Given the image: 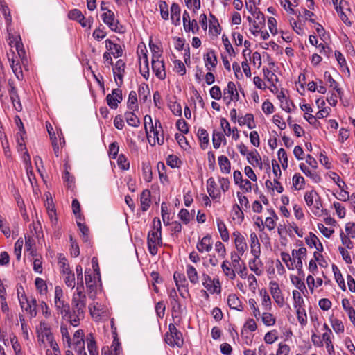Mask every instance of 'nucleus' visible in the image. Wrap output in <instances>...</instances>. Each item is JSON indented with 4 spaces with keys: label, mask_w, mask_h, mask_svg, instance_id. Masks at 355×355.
Listing matches in <instances>:
<instances>
[{
    "label": "nucleus",
    "mask_w": 355,
    "mask_h": 355,
    "mask_svg": "<svg viewBox=\"0 0 355 355\" xmlns=\"http://www.w3.org/2000/svg\"><path fill=\"white\" fill-rule=\"evenodd\" d=\"M247 159L248 162L253 166H254L256 164L260 168L262 167L261 159L257 150H254L250 152L247 155Z\"/></svg>",
    "instance_id": "23"
},
{
    "label": "nucleus",
    "mask_w": 355,
    "mask_h": 355,
    "mask_svg": "<svg viewBox=\"0 0 355 355\" xmlns=\"http://www.w3.org/2000/svg\"><path fill=\"white\" fill-rule=\"evenodd\" d=\"M178 216L181 220L185 224H187L190 221L191 216L188 210L186 209H182L180 211Z\"/></svg>",
    "instance_id": "62"
},
{
    "label": "nucleus",
    "mask_w": 355,
    "mask_h": 355,
    "mask_svg": "<svg viewBox=\"0 0 355 355\" xmlns=\"http://www.w3.org/2000/svg\"><path fill=\"white\" fill-rule=\"evenodd\" d=\"M8 85L9 95L13 104V107L17 111L19 112L22 110V106L20 102L19 96L17 94V89L14 86L13 82L11 80H8Z\"/></svg>",
    "instance_id": "11"
},
{
    "label": "nucleus",
    "mask_w": 355,
    "mask_h": 355,
    "mask_svg": "<svg viewBox=\"0 0 355 355\" xmlns=\"http://www.w3.org/2000/svg\"><path fill=\"white\" fill-rule=\"evenodd\" d=\"M87 297L83 291H76L71 300V315L70 316V324L77 327L79 322L84 318L86 308Z\"/></svg>",
    "instance_id": "1"
},
{
    "label": "nucleus",
    "mask_w": 355,
    "mask_h": 355,
    "mask_svg": "<svg viewBox=\"0 0 355 355\" xmlns=\"http://www.w3.org/2000/svg\"><path fill=\"white\" fill-rule=\"evenodd\" d=\"M333 205L336 209V212L338 216L340 218H343L346 214V210H345V207L343 206L340 203L337 202H334Z\"/></svg>",
    "instance_id": "54"
},
{
    "label": "nucleus",
    "mask_w": 355,
    "mask_h": 355,
    "mask_svg": "<svg viewBox=\"0 0 355 355\" xmlns=\"http://www.w3.org/2000/svg\"><path fill=\"white\" fill-rule=\"evenodd\" d=\"M331 326L335 331L336 333H343L345 330L344 325L340 320L337 318L331 319Z\"/></svg>",
    "instance_id": "45"
},
{
    "label": "nucleus",
    "mask_w": 355,
    "mask_h": 355,
    "mask_svg": "<svg viewBox=\"0 0 355 355\" xmlns=\"http://www.w3.org/2000/svg\"><path fill=\"white\" fill-rule=\"evenodd\" d=\"M221 268L226 277L232 280L235 279L236 273L234 269L231 268V263L227 260L223 261Z\"/></svg>",
    "instance_id": "27"
},
{
    "label": "nucleus",
    "mask_w": 355,
    "mask_h": 355,
    "mask_svg": "<svg viewBox=\"0 0 355 355\" xmlns=\"http://www.w3.org/2000/svg\"><path fill=\"white\" fill-rule=\"evenodd\" d=\"M176 126L183 134L189 132L188 124L184 119H178L176 122Z\"/></svg>",
    "instance_id": "60"
},
{
    "label": "nucleus",
    "mask_w": 355,
    "mask_h": 355,
    "mask_svg": "<svg viewBox=\"0 0 355 355\" xmlns=\"http://www.w3.org/2000/svg\"><path fill=\"white\" fill-rule=\"evenodd\" d=\"M58 266L60 270V272L64 275L65 273H67L70 271L69 265L67 263V260L65 258V257L60 254L58 257Z\"/></svg>",
    "instance_id": "34"
},
{
    "label": "nucleus",
    "mask_w": 355,
    "mask_h": 355,
    "mask_svg": "<svg viewBox=\"0 0 355 355\" xmlns=\"http://www.w3.org/2000/svg\"><path fill=\"white\" fill-rule=\"evenodd\" d=\"M64 281L68 287L73 288L76 286L75 275L72 271L64 274Z\"/></svg>",
    "instance_id": "41"
},
{
    "label": "nucleus",
    "mask_w": 355,
    "mask_h": 355,
    "mask_svg": "<svg viewBox=\"0 0 355 355\" xmlns=\"http://www.w3.org/2000/svg\"><path fill=\"white\" fill-rule=\"evenodd\" d=\"M171 19L177 26L180 22V8L178 3H173L171 6Z\"/></svg>",
    "instance_id": "25"
},
{
    "label": "nucleus",
    "mask_w": 355,
    "mask_h": 355,
    "mask_svg": "<svg viewBox=\"0 0 355 355\" xmlns=\"http://www.w3.org/2000/svg\"><path fill=\"white\" fill-rule=\"evenodd\" d=\"M304 200L308 207L313 206L311 211L315 216H321L323 212L322 200L316 191H306L304 194Z\"/></svg>",
    "instance_id": "3"
},
{
    "label": "nucleus",
    "mask_w": 355,
    "mask_h": 355,
    "mask_svg": "<svg viewBox=\"0 0 355 355\" xmlns=\"http://www.w3.org/2000/svg\"><path fill=\"white\" fill-rule=\"evenodd\" d=\"M259 264L262 265L261 261H259V259H256L254 257V259L249 261V268L253 271L257 275H261L263 272V270L259 269Z\"/></svg>",
    "instance_id": "37"
},
{
    "label": "nucleus",
    "mask_w": 355,
    "mask_h": 355,
    "mask_svg": "<svg viewBox=\"0 0 355 355\" xmlns=\"http://www.w3.org/2000/svg\"><path fill=\"white\" fill-rule=\"evenodd\" d=\"M217 227L222 240L225 242L227 241L230 237L229 232L224 222L220 219H217Z\"/></svg>",
    "instance_id": "28"
},
{
    "label": "nucleus",
    "mask_w": 355,
    "mask_h": 355,
    "mask_svg": "<svg viewBox=\"0 0 355 355\" xmlns=\"http://www.w3.org/2000/svg\"><path fill=\"white\" fill-rule=\"evenodd\" d=\"M75 350L77 352V355H87L85 350L84 339H80L75 342Z\"/></svg>",
    "instance_id": "51"
},
{
    "label": "nucleus",
    "mask_w": 355,
    "mask_h": 355,
    "mask_svg": "<svg viewBox=\"0 0 355 355\" xmlns=\"http://www.w3.org/2000/svg\"><path fill=\"white\" fill-rule=\"evenodd\" d=\"M340 236L343 245H345L347 249H352L354 244L349 236L348 235L344 234L343 232H341Z\"/></svg>",
    "instance_id": "57"
},
{
    "label": "nucleus",
    "mask_w": 355,
    "mask_h": 355,
    "mask_svg": "<svg viewBox=\"0 0 355 355\" xmlns=\"http://www.w3.org/2000/svg\"><path fill=\"white\" fill-rule=\"evenodd\" d=\"M262 322L266 326H272L275 324V318L270 313L265 312L262 314Z\"/></svg>",
    "instance_id": "44"
},
{
    "label": "nucleus",
    "mask_w": 355,
    "mask_h": 355,
    "mask_svg": "<svg viewBox=\"0 0 355 355\" xmlns=\"http://www.w3.org/2000/svg\"><path fill=\"white\" fill-rule=\"evenodd\" d=\"M198 250L203 253L204 252H209L212 249V241L210 235L207 234L204 236L196 245Z\"/></svg>",
    "instance_id": "16"
},
{
    "label": "nucleus",
    "mask_w": 355,
    "mask_h": 355,
    "mask_svg": "<svg viewBox=\"0 0 355 355\" xmlns=\"http://www.w3.org/2000/svg\"><path fill=\"white\" fill-rule=\"evenodd\" d=\"M89 310L92 317L96 319L99 318L105 312V309L98 302L90 304Z\"/></svg>",
    "instance_id": "22"
},
{
    "label": "nucleus",
    "mask_w": 355,
    "mask_h": 355,
    "mask_svg": "<svg viewBox=\"0 0 355 355\" xmlns=\"http://www.w3.org/2000/svg\"><path fill=\"white\" fill-rule=\"evenodd\" d=\"M125 119L128 124L130 126L138 127L140 124L139 118L132 112H127L125 114Z\"/></svg>",
    "instance_id": "33"
},
{
    "label": "nucleus",
    "mask_w": 355,
    "mask_h": 355,
    "mask_svg": "<svg viewBox=\"0 0 355 355\" xmlns=\"http://www.w3.org/2000/svg\"><path fill=\"white\" fill-rule=\"evenodd\" d=\"M144 58L145 65L144 67L140 66L139 71H140L141 74L143 76V77L147 80L149 77V67H148V58H147L146 54L144 55Z\"/></svg>",
    "instance_id": "52"
},
{
    "label": "nucleus",
    "mask_w": 355,
    "mask_h": 355,
    "mask_svg": "<svg viewBox=\"0 0 355 355\" xmlns=\"http://www.w3.org/2000/svg\"><path fill=\"white\" fill-rule=\"evenodd\" d=\"M187 274L188 276V278L189 281L193 284H196L198 283V275L197 270L196 268L191 265H188L187 267Z\"/></svg>",
    "instance_id": "32"
},
{
    "label": "nucleus",
    "mask_w": 355,
    "mask_h": 355,
    "mask_svg": "<svg viewBox=\"0 0 355 355\" xmlns=\"http://www.w3.org/2000/svg\"><path fill=\"white\" fill-rule=\"evenodd\" d=\"M141 207L142 211H146L150 205V191L148 189H145L142 191L140 196Z\"/></svg>",
    "instance_id": "21"
},
{
    "label": "nucleus",
    "mask_w": 355,
    "mask_h": 355,
    "mask_svg": "<svg viewBox=\"0 0 355 355\" xmlns=\"http://www.w3.org/2000/svg\"><path fill=\"white\" fill-rule=\"evenodd\" d=\"M290 347L286 344L280 343L276 355H288Z\"/></svg>",
    "instance_id": "64"
},
{
    "label": "nucleus",
    "mask_w": 355,
    "mask_h": 355,
    "mask_svg": "<svg viewBox=\"0 0 355 355\" xmlns=\"http://www.w3.org/2000/svg\"><path fill=\"white\" fill-rule=\"evenodd\" d=\"M87 348L90 355H98L96 341L92 334L87 336Z\"/></svg>",
    "instance_id": "31"
},
{
    "label": "nucleus",
    "mask_w": 355,
    "mask_h": 355,
    "mask_svg": "<svg viewBox=\"0 0 355 355\" xmlns=\"http://www.w3.org/2000/svg\"><path fill=\"white\" fill-rule=\"evenodd\" d=\"M216 183L213 178H210L207 180V191L209 195L213 199L219 198L220 196V191L216 188Z\"/></svg>",
    "instance_id": "20"
},
{
    "label": "nucleus",
    "mask_w": 355,
    "mask_h": 355,
    "mask_svg": "<svg viewBox=\"0 0 355 355\" xmlns=\"http://www.w3.org/2000/svg\"><path fill=\"white\" fill-rule=\"evenodd\" d=\"M105 42L106 49L108 51H112V54L114 55V57L119 58L122 56L123 50L119 44L114 43L110 39H107Z\"/></svg>",
    "instance_id": "19"
},
{
    "label": "nucleus",
    "mask_w": 355,
    "mask_h": 355,
    "mask_svg": "<svg viewBox=\"0 0 355 355\" xmlns=\"http://www.w3.org/2000/svg\"><path fill=\"white\" fill-rule=\"evenodd\" d=\"M210 96L214 99L220 100L222 97L220 88L217 85L212 87L210 89Z\"/></svg>",
    "instance_id": "59"
},
{
    "label": "nucleus",
    "mask_w": 355,
    "mask_h": 355,
    "mask_svg": "<svg viewBox=\"0 0 355 355\" xmlns=\"http://www.w3.org/2000/svg\"><path fill=\"white\" fill-rule=\"evenodd\" d=\"M218 164L222 172L229 173L231 170V164L227 157L221 155L218 157Z\"/></svg>",
    "instance_id": "29"
},
{
    "label": "nucleus",
    "mask_w": 355,
    "mask_h": 355,
    "mask_svg": "<svg viewBox=\"0 0 355 355\" xmlns=\"http://www.w3.org/2000/svg\"><path fill=\"white\" fill-rule=\"evenodd\" d=\"M147 243L162 244V225L159 218H155L153 220V230L148 232Z\"/></svg>",
    "instance_id": "6"
},
{
    "label": "nucleus",
    "mask_w": 355,
    "mask_h": 355,
    "mask_svg": "<svg viewBox=\"0 0 355 355\" xmlns=\"http://www.w3.org/2000/svg\"><path fill=\"white\" fill-rule=\"evenodd\" d=\"M227 304L230 309L242 311L243 306L241 302L235 294H231L228 296Z\"/></svg>",
    "instance_id": "24"
},
{
    "label": "nucleus",
    "mask_w": 355,
    "mask_h": 355,
    "mask_svg": "<svg viewBox=\"0 0 355 355\" xmlns=\"http://www.w3.org/2000/svg\"><path fill=\"white\" fill-rule=\"evenodd\" d=\"M143 176L146 182H150L152 180V170L149 164H143L142 166Z\"/></svg>",
    "instance_id": "46"
},
{
    "label": "nucleus",
    "mask_w": 355,
    "mask_h": 355,
    "mask_svg": "<svg viewBox=\"0 0 355 355\" xmlns=\"http://www.w3.org/2000/svg\"><path fill=\"white\" fill-rule=\"evenodd\" d=\"M54 304L58 313L61 314L64 318H67L70 322V316L71 315L70 306L64 300L63 291L60 286H55V288Z\"/></svg>",
    "instance_id": "2"
},
{
    "label": "nucleus",
    "mask_w": 355,
    "mask_h": 355,
    "mask_svg": "<svg viewBox=\"0 0 355 355\" xmlns=\"http://www.w3.org/2000/svg\"><path fill=\"white\" fill-rule=\"evenodd\" d=\"M10 64L12 68V70L15 75L16 76L18 80H21L23 78L22 69L19 61L15 62V60L12 59H9Z\"/></svg>",
    "instance_id": "30"
},
{
    "label": "nucleus",
    "mask_w": 355,
    "mask_h": 355,
    "mask_svg": "<svg viewBox=\"0 0 355 355\" xmlns=\"http://www.w3.org/2000/svg\"><path fill=\"white\" fill-rule=\"evenodd\" d=\"M241 256V255L238 254L236 252H231L232 266L234 269V271L239 273L241 277L245 278L247 275V268L245 264H243V266L240 264Z\"/></svg>",
    "instance_id": "9"
},
{
    "label": "nucleus",
    "mask_w": 355,
    "mask_h": 355,
    "mask_svg": "<svg viewBox=\"0 0 355 355\" xmlns=\"http://www.w3.org/2000/svg\"><path fill=\"white\" fill-rule=\"evenodd\" d=\"M77 225L82 233L83 241L84 242H87L89 241V228L85 224H83L80 222H77Z\"/></svg>",
    "instance_id": "50"
},
{
    "label": "nucleus",
    "mask_w": 355,
    "mask_h": 355,
    "mask_svg": "<svg viewBox=\"0 0 355 355\" xmlns=\"http://www.w3.org/2000/svg\"><path fill=\"white\" fill-rule=\"evenodd\" d=\"M166 163L171 168H178L180 167L181 161L177 155H170L167 157Z\"/></svg>",
    "instance_id": "43"
},
{
    "label": "nucleus",
    "mask_w": 355,
    "mask_h": 355,
    "mask_svg": "<svg viewBox=\"0 0 355 355\" xmlns=\"http://www.w3.org/2000/svg\"><path fill=\"white\" fill-rule=\"evenodd\" d=\"M300 168L302 170V171L307 176H309L315 182H318L320 180V176L317 174L315 172H311L309 168L303 163H301L300 164Z\"/></svg>",
    "instance_id": "39"
},
{
    "label": "nucleus",
    "mask_w": 355,
    "mask_h": 355,
    "mask_svg": "<svg viewBox=\"0 0 355 355\" xmlns=\"http://www.w3.org/2000/svg\"><path fill=\"white\" fill-rule=\"evenodd\" d=\"M223 140L225 141V137H224L223 134L222 132H217L216 130H214L212 141L213 146L215 149L219 148L221 143L223 142Z\"/></svg>",
    "instance_id": "35"
},
{
    "label": "nucleus",
    "mask_w": 355,
    "mask_h": 355,
    "mask_svg": "<svg viewBox=\"0 0 355 355\" xmlns=\"http://www.w3.org/2000/svg\"><path fill=\"white\" fill-rule=\"evenodd\" d=\"M233 236H235L234 243L236 248L238 251L237 254L239 255H243L248 248L245 238L239 232H234Z\"/></svg>",
    "instance_id": "13"
},
{
    "label": "nucleus",
    "mask_w": 355,
    "mask_h": 355,
    "mask_svg": "<svg viewBox=\"0 0 355 355\" xmlns=\"http://www.w3.org/2000/svg\"><path fill=\"white\" fill-rule=\"evenodd\" d=\"M26 304L23 301H20V304L22 309H24L26 311L28 312L31 317H35L37 315V300L34 297L26 298Z\"/></svg>",
    "instance_id": "14"
},
{
    "label": "nucleus",
    "mask_w": 355,
    "mask_h": 355,
    "mask_svg": "<svg viewBox=\"0 0 355 355\" xmlns=\"http://www.w3.org/2000/svg\"><path fill=\"white\" fill-rule=\"evenodd\" d=\"M342 306L348 316L355 313V309L351 305L349 300L347 298L342 300Z\"/></svg>",
    "instance_id": "49"
},
{
    "label": "nucleus",
    "mask_w": 355,
    "mask_h": 355,
    "mask_svg": "<svg viewBox=\"0 0 355 355\" xmlns=\"http://www.w3.org/2000/svg\"><path fill=\"white\" fill-rule=\"evenodd\" d=\"M239 98V95L236 90L235 84L233 82L230 81L227 83V87L224 89L223 100H227L226 104L229 105L231 101H237Z\"/></svg>",
    "instance_id": "7"
},
{
    "label": "nucleus",
    "mask_w": 355,
    "mask_h": 355,
    "mask_svg": "<svg viewBox=\"0 0 355 355\" xmlns=\"http://www.w3.org/2000/svg\"><path fill=\"white\" fill-rule=\"evenodd\" d=\"M202 282L203 286L211 293H220V291L216 288L217 286L214 284L211 278L207 274H202Z\"/></svg>",
    "instance_id": "18"
},
{
    "label": "nucleus",
    "mask_w": 355,
    "mask_h": 355,
    "mask_svg": "<svg viewBox=\"0 0 355 355\" xmlns=\"http://www.w3.org/2000/svg\"><path fill=\"white\" fill-rule=\"evenodd\" d=\"M73 213L75 214L76 219L81 220L82 214H80V205L77 199H73L71 204Z\"/></svg>",
    "instance_id": "48"
},
{
    "label": "nucleus",
    "mask_w": 355,
    "mask_h": 355,
    "mask_svg": "<svg viewBox=\"0 0 355 355\" xmlns=\"http://www.w3.org/2000/svg\"><path fill=\"white\" fill-rule=\"evenodd\" d=\"M332 332H324L322 334V340L325 343L326 348L329 354L331 353V352H334V346L331 340V335Z\"/></svg>",
    "instance_id": "40"
},
{
    "label": "nucleus",
    "mask_w": 355,
    "mask_h": 355,
    "mask_svg": "<svg viewBox=\"0 0 355 355\" xmlns=\"http://www.w3.org/2000/svg\"><path fill=\"white\" fill-rule=\"evenodd\" d=\"M251 253L256 259H259L261 254V245L257 234L253 232L250 234Z\"/></svg>",
    "instance_id": "17"
},
{
    "label": "nucleus",
    "mask_w": 355,
    "mask_h": 355,
    "mask_svg": "<svg viewBox=\"0 0 355 355\" xmlns=\"http://www.w3.org/2000/svg\"><path fill=\"white\" fill-rule=\"evenodd\" d=\"M117 163L119 166L123 170H128L130 168V163L123 155L119 156Z\"/></svg>",
    "instance_id": "55"
},
{
    "label": "nucleus",
    "mask_w": 355,
    "mask_h": 355,
    "mask_svg": "<svg viewBox=\"0 0 355 355\" xmlns=\"http://www.w3.org/2000/svg\"><path fill=\"white\" fill-rule=\"evenodd\" d=\"M68 17L69 19L76 20L77 21L84 19V15L78 9L71 10L68 14Z\"/></svg>",
    "instance_id": "53"
},
{
    "label": "nucleus",
    "mask_w": 355,
    "mask_h": 355,
    "mask_svg": "<svg viewBox=\"0 0 355 355\" xmlns=\"http://www.w3.org/2000/svg\"><path fill=\"white\" fill-rule=\"evenodd\" d=\"M205 62L206 65L210 64L212 67H216L217 65V58L214 51L211 50L205 55Z\"/></svg>",
    "instance_id": "38"
},
{
    "label": "nucleus",
    "mask_w": 355,
    "mask_h": 355,
    "mask_svg": "<svg viewBox=\"0 0 355 355\" xmlns=\"http://www.w3.org/2000/svg\"><path fill=\"white\" fill-rule=\"evenodd\" d=\"M345 232H347V234L352 237H355V223H347L345 225Z\"/></svg>",
    "instance_id": "63"
},
{
    "label": "nucleus",
    "mask_w": 355,
    "mask_h": 355,
    "mask_svg": "<svg viewBox=\"0 0 355 355\" xmlns=\"http://www.w3.org/2000/svg\"><path fill=\"white\" fill-rule=\"evenodd\" d=\"M198 137L200 142V147L205 149L209 144V135L207 130L204 128H199L198 130Z\"/></svg>",
    "instance_id": "26"
},
{
    "label": "nucleus",
    "mask_w": 355,
    "mask_h": 355,
    "mask_svg": "<svg viewBox=\"0 0 355 355\" xmlns=\"http://www.w3.org/2000/svg\"><path fill=\"white\" fill-rule=\"evenodd\" d=\"M123 99L122 91L120 89H114L112 94L106 96V101L109 107L112 109H116L118 104Z\"/></svg>",
    "instance_id": "10"
},
{
    "label": "nucleus",
    "mask_w": 355,
    "mask_h": 355,
    "mask_svg": "<svg viewBox=\"0 0 355 355\" xmlns=\"http://www.w3.org/2000/svg\"><path fill=\"white\" fill-rule=\"evenodd\" d=\"M168 329L169 331L165 334V342L173 347L181 348L184 344L182 334L173 324H169Z\"/></svg>",
    "instance_id": "4"
},
{
    "label": "nucleus",
    "mask_w": 355,
    "mask_h": 355,
    "mask_svg": "<svg viewBox=\"0 0 355 355\" xmlns=\"http://www.w3.org/2000/svg\"><path fill=\"white\" fill-rule=\"evenodd\" d=\"M222 41L224 44V46L225 48V50L229 53V55H234L235 51H234V48L232 47L229 39L227 37H225V35H223Z\"/></svg>",
    "instance_id": "56"
},
{
    "label": "nucleus",
    "mask_w": 355,
    "mask_h": 355,
    "mask_svg": "<svg viewBox=\"0 0 355 355\" xmlns=\"http://www.w3.org/2000/svg\"><path fill=\"white\" fill-rule=\"evenodd\" d=\"M125 63L122 60H119L113 68V73H125Z\"/></svg>",
    "instance_id": "61"
},
{
    "label": "nucleus",
    "mask_w": 355,
    "mask_h": 355,
    "mask_svg": "<svg viewBox=\"0 0 355 355\" xmlns=\"http://www.w3.org/2000/svg\"><path fill=\"white\" fill-rule=\"evenodd\" d=\"M270 289L275 301L280 306H282L284 304V297L282 295L278 284L275 281L270 282Z\"/></svg>",
    "instance_id": "15"
},
{
    "label": "nucleus",
    "mask_w": 355,
    "mask_h": 355,
    "mask_svg": "<svg viewBox=\"0 0 355 355\" xmlns=\"http://www.w3.org/2000/svg\"><path fill=\"white\" fill-rule=\"evenodd\" d=\"M146 132L148 142L151 146H155L156 143L159 145H162L164 144V138L163 130L159 131L158 130V128H153L146 131Z\"/></svg>",
    "instance_id": "8"
},
{
    "label": "nucleus",
    "mask_w": 355,
    "mask_h": 355,
    "mask_svg": "<svg viewBox=\"0 0 355 355\" xmlns=\"http://www.w3.org/2000/svg\"><path fill=\"white\" fill-rule=\"evenodd\" d=\"M278 339L277 331L272 330L266 334L264 340L268 344H272Z\"/></svg>",
    "instance_id": "47"
},
{
    "label": "nucleus",
    "mask_w": 355,
    "mask_h": 355,
    "mask_svg": "<svg viewBox=\"0 0 355 355\" xmlns=\"http://www.w3.org/2000/svg\"><path fill=\"white\" fill-rule=\"evenodd\" d=\"M150 49L152 51V53H153L152 60H159V58L162 56V51H160L159 47L155 44H150Z\"/></svg>",
    "instance_id": "58"
},
{
    "label": "nucleus",
    "mask_w": 355,
    "mask_h": 355,
    "mask_svg": "<svg viewBox=\"0 0 355 355\" xmlns=\"http://www.w3.org/2000/svg\"><path fill=\"white\" fill-rule=\"evenodd\" d=\"M103 21L112 31L119 33H123L124 28L120 24L115 15L111 10H107L101 15Z\"/></svg>",
    "instance_id": "5"
},
{
    "label": "nucleus",
    "mask_w": 355,
    "mask_h": 355,
    "mask_svg": "<svg viewBox=\"0 0 355 355\" xmlns=\"http://www.w3.org/2000/svg\"><path fill=\"white\" fill-rule=\"evenodd\" d=\"M173 278L178 291H180V288L184 287V284L186 282L184 275L181 273L175 272L174 273Z\"/></svg>",
    "instance_id": "42"
},
{
    "label": "nucleus",
    "mask_w": 355,
    "mask_h": 355,
    "mask_svg": "<svg viewBox=\"0 0 355 355\" xmlns=\"http://www.w3.org/2000/svg\"><path fill=\"white\" fill-rule=\"evenodd\" d=\"M152 69L155 76L160 80L166 78L164 63L162 60H152Z\"/></svg>",
    "instance_id": "12"
},
{
    "label": "nucleus",
    "mask_w": 355,
    "mask_h": 355,
    "mask_svg": "<svg viewBox=\"0 0 355 355\" xmlns=\"http://www.w3.org/2000/svg\"><path fill=\"white\" fill-rule=\"evenodd\" d=\"M128 107L131 110H136L138 108L137 93L131 91L128 100Z\"/></svg>",
    "instance_id": "36"
}]
</instances>
